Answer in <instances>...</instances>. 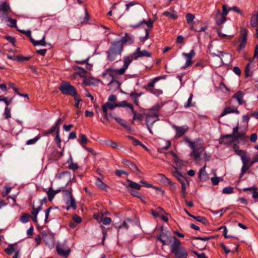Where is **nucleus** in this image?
<instances>
[{
	"label": "nucleus",
	"mask_w": 258,
	"mask_h": 258,
	"mask_svg": "<svg viewBox=\"0 0 258 258\" xmlns=\"http://www.w3.org/2000/svg\"><path fill=\"white\" fill-rule=\"evenodd\" d=\"M171 252L174 254L175 258H186L188 252L184 247L181 246V241L176 237H170Z\"/></svg>",
	"instance_id": "f257e3e1"
},
{
	"label": "nucleus",
	"mask_w": 258,
	"mask_h": 258,
	"mask_svg": "<svg viewBox=\"0 0 258 258\" xmlns=\"http://www.w3.org/2000/svg\"><path fill=\"white\" fill-rule=\"evenodd\" d=\"M123 50L122 43L119 40L114 41L110 42V46L106 51L107 58L109 61H113L121 55Z\"/></svg>",
	"instance_id": "f03ea898"
},
{
	"label": "nucleus",
	"mask_w": 258,
	"mask_h": 258,
	"mask_svg": "<svg viewBox=\"0 0 258 258\" xmlns=\"http://www.w3.org/2000/svg\"><path fill=\"white\" fill-rule=\"evenodd\" d=\"M183 141L185 143H188L189 147L192 150L190 153L189 156L194 157L195 161L200 159L201 156V153L205 150L203 145L201 143L196 144L195 142L190 141L187 137H184Z\"/></svg>",
	"instance_id": "7ed1b4c3"
},
{
	"label": "nucleus",
	"mask_w": 258,
	"mask_h": 258,
	"mask_svg": "<svg viewBox=\"0 0 258 258\" xmlns=\"http://www.w3.org/2000/svg\"><path fill=\"white\" fill-rule=\"evenodd\" d=\"M58 89L63 95L75 96L78 94L76 88L72 85L70 82L62 81Z\"/></svg>",
	"instance_id": "20e7f679"
},
{
	"label": "nucleus",
	"mask_w": 258,
	"mask_h": 258,
	"mask_svg": "<svg viewBox=\"0 0 258 258\" xmlns=\"http://www.w3.org/2000/svg\"><path fill=\"white\" fill-rule=\"evenodd\" d=\"M41 234L46 245L49 247H53L54 245L55 238L53 233L50 230H43Z\"/></svg>",
	"instance_id": "39448f33"
},
{
	"label": "nucleus",
	"mask_w": 258,
	"mask_h": 258,
	"mask_svg": "<svg viewBox=\"0 0 258 258\" xmlns=\"http://www.w3.org/2000/svg\"><path fill=\"white\" fill-rule=\"evenodd\" d=\"M118 69H113L111 68H109L105 70V71L102 74V77L103 78H105L106 75H108L110 77H111L112 79L110 81L108 84V85H110L113 83H116L119 86L120 85V83L119 81L117 80V78L115 76V75L118 74V72L117 70Z\"/></svg>",
	"instance_id": "423d86ee"
},
{
	"label": "nucleus",
	"mask_w": 258,
	"mask_h": 258,
	"mask_svg": "<svg viewBox=\"0 0 258 258\" xmlns=\"http://www.w3.org/2000/svg\"><path fill=\"white\" fill-rule=\"evenodd\" d=\"M121 163L128 166L132 171V172L136 173L138 176H141V175L143 174V173L141 172V171L133 162L128 160L122 159L121 160Z\"/></svg>",
	"instance_id": "0eeeda50"
},
{
	"label": "nucleus",
	"mask_w": 258,
	"mask_h": 258,
	"mask_svg": "<svg viewBox=\"0 0 258 258\" xmlns=\"http://www.w3.org/2000/svg\"><path fill=\"white\" fill-rule=\"evenodd\" d=\"M170 237L172 236L168 235L167 233L161 231L157 235V239L161 242L163 245H168L171 242H170Z\"/></svg>",
	"instance_id": "6e6552de"
},
{
	"label": "nucleus",
	"mask_w": 258,
	"mask_h": 258,
	"mask_svg": "<svg viewBox=\"0 0 258 258\" xmlns=\"http://www.w3.org/2000/svg\"><path fill=\"white\" fill-rule=\"evenodd\" d=\"M132 54L133 55V58H134V59L135 60L141 57H150L151 56V54L150 52H149L146 49L141 51V48L140 47H138L136 49L135 52L133 53Z\"/></svg>",
	"instance_id": "1a4fd4ad"
},
{
	"label": "nucleus",
	"mask_w": 258,
	"mask_h": 258,
	"mask_svg": "<svg viewBox=\"0 0 258 258\" xmlns=\"http://www.w3.org/2000/svg\"><path fill=\"white\" fill-rule=\"evenodd\" d=\"M133 59H134V58H133L132 54L130 56L124 57L123 67L117 70L118 72V75H121L124 74L125 70L128 68L130 64L132 62Z\"/></svg>",
	"instance_id": "9d476101"
},
{
	"label": "nucleus",
	"mask_w": 258,
	"mask_h": 258,
	"mask_svg": "<svg viewBox=\"0 0 258 258\" xmlns=\"http://www.w3.org/2000/svg\"><path fill=\"white\" fill-rule=\"evenodd\" d=\"M173 127L176 132L175 137L177 138L183 136L185 133L188 131L189 129V127L187 125L177 126L174 125L173 126Z\"/></svg>",
	"instance_id": "9b49d317"
},
{
	"label": "nucleus",
	"mask_w": 258,
	"mask_h": 258,
	"mask_svg": "<svg viewBox=\"0 0 258 258\" xmlns=\"http://www.w3.org/2000/svg\"><path fill=\"white\" fill-rule=\"evenodd\" d=\"M144 24H146L148 27L150 29L153 27V21L151 18H149L148 21L143 20L137 24L130 25V26L134 29H137L140 27H142Z\"/></svg>",
	"instance_id": "f8f14e48"
},
{
	"label": "nucleus",
	"mask_w": 258,
	"mask_h": 258,
	"mask_svg": "<svg viewBox=\"0 0 258 258\" xmlns=\"http://www.w3.org/2000/svg\"><path fill=\"white\" fill-rule=\"evenodd\" d=\"M159 109V105L158 104L155 105L150 109L149 113L146 114V118L149 119L150 117H158Z\"/></svg>",
	"instance_id": "ddd939ff"
},
{
	"label": "nucleus",
	"mask_w": 258,
	"mask_h": 258,
	"mask_svg": "<svg viewBox=\"0 0 258 258\" xmlns=\"http://www.w3.org/2000/svg\"><path fill=\"white\" fill-rule=\"evenodd\" d=\"M115 107H116V103H111L110 102H106L105 104L103 105L102 111L104 113L105 118L107 120H109L107 113V108H109L110 110H112Z\"/></svg>",
	"instance_id": "4468645a"
},
{
	"label": "nucleus",
	"mask_w": 258,
	"mask_h": 258,
	"mask_svg": "<svg viewBox=\"0 0 258 258\" xmlns=\"http://www.w3.org/2000/svg\"><path fill=\"white\" fill-rule=\"evenodd\" d=\"M195 54L196 53L194 50H190L189 53H183V55L186 58V61L185 65L182 67V69H185L192 64V58L194 56H195Z\"/></svg>",
	"instance_id": "2eb2a0df"
},
{
	"label": "nucleus",
	"mask_w": 258,
	"mask_h": 258,
	"mask_svg": "<svg viewBox=\"0 0 258 258\" xmlns=\"http://www.w3.org/2000/svg\"><path fill=\"white\" fill-rule=\"evenodd\" d=\"M2 20L3 21H5L7 23V26L10 28H15L16 29H18L17 26V20L16 19H13L10 17H9L8 15L6 16L5 17H2Z\"/></svg>",
	"instance_id": "dca6fc26"
},
{
	"label": "nucleus",
	"mask_w": 258,
	"mask_h": 258,
	"mask_svg": "<svg viewBox=\"0 0 258 258\" xmlns=\"http://www.w3.org/2000/svg\"><path fill=\"white\" fill-rule=\"evenodd\" d=\"M231 113L239 114V111L238 110L237 108L236 107H235L234 106H228L224 108V109L220 114V116L223 117L225 115Z\"/></svg>",
	"instance_id": "f3484780"
},
{
	"label": "nucleus",
	"mask_w": 258,
	"mask_h": 258,
	"mask_svg": "<svg viewBox=\"0 0 258 258\" xmlns=\"http://www.w3.org/2000/svg\"><path fill=\"white\" fill-rule=\"evenodd\" d=\"M206 165L200 169L199 174L198 178L201 181H205L209 178L208 174L205 171Z\"/></svg>",
	"instance_id": "a211bd4d"
},
{
	"label": "nucleus",
	"mask_w": 258,
	"mask_h": 258,
	"mask_svg": "<svg viewBox=\"0 0 258 258\" xmlns=\"http://www.w3.org/2000/svg\"><path fill=\"white\" fill-rule=\"evenodd\" d=\"M119 41L122 43L123 46H124V44L125 43L131 44L133 43L134 41V38L133 36L126 33L124 36L119 40Z\"/></svg>",
	"instance_id": "6ab92c4d"
},
{
	"label": "nucleus",
	"mask_w": 258,
	"mask_h": 258,
	"mask_svg": "<svg viewBox=\"0 0 258 258\" xmlns=\"http://www.w3.org/2000/svg\"><path fill=\"white\" fill-rule=\"evenodd\" d=\"M10 10V6L9 4L6 2H3L0 5V11L3 12L2 17L7 16Z\"/></svg>",
	"instance_id": "aec40b11"
},
{
	"label": "nucleus",
	"mask_w": 258,
	"mask_h": 258,
	"mask_svg": "<svg viewBox=\"0 0 258 258\" xmlns=\"http://www.w3.org/2000/svg\"><path fill=\"white\" fill-rule=\"evenodd\" d=\"M56 250L57 253L64 257H67L69 256L71 252V250L68 248L67 250H64L60 246L57 244L56 246Z\"/></svg>",
	"instance_id": "412c9836"
},
{
	"label": "nucleus",
	"mask_w": 258,
	"mask_h": 258,
	"mask_svg": "<svg viewBox=\"0 0 258 258\" xmlns=\"http://www.w3.org/2000/svg\"><path fill=\"white\" fill-rule=\"evenodd\" d=\"M66 204L67 206L66 208L67 211H69L71 208L73 210H76L77 208L76 202L74 197L69 198V199L67 200Z\"/></svg>",
	"instance_id": "4be33fe9"
},
{
	"label": "nucleus",
	"mask_w": 258,
	"mask_h": 258,
	"mask_svg": "<svg viewBox=\"0 0 258 258\" xmlns=\"http://www.w3.org/2000/svg\"><path fill=\"white\" fill-rule=\"evenodd\" d=\"M227 20V18H224L220 15V10H218L215 16V23L217 25L220 26L224 24Z\"/></svg>",
	"instance_id": "5701e85b"
},
{
	"label": "nucleus",
	"mask_w": 258,
	"mask_h": 258,
	"mask_svg": "<svg viewBox=\"0 0 258 258\" xmlns=\"http://www.w3.org/2000/svg\"><path fill=\"white\" fill-rule=\"evenodd\" d=\"M112 118H113L118 123H119L122 126L124 127L127 130L130 131H131V126L127 124L125 120L120 117H117L116 116H112Z\"/></svg>",
	"instance_id": "b1692460"
},
{
	"label": "nucleus",
	"mask_w": 258,
	"mask_h": 258,
	"mask_svg": "<svg viewBox=\"0 0 258 258\" xmlns=\"http://www.w3.org/2000/svg\"><path fill=\"white\" fill-rule=\"evenodd\" d=\"M175 171L173 172V176L176 178V179L179 181V182L181 183V182H184L186 180V179L184 176L178 171L177 168L176 167H173Z\"/></svg>",
	"instance_id": "393cba45"
},
{
	"label": "nucleus",
	"mask_w": 258,
	"mask_h": 258,
	"mask_svg": "<svg viewBox=\"0 0 258 258\" xmlns=\"http://www.w3.org/2000/svg\"><path fill=\"white\" fill-rule=\"evenodd\" d=\"M244 93L241 91H238L233 96V98L237 100L238 104L241 105L244 103L243 97Z\"/></svg>",
	"instance_id": "a878e982"
},
{
	"label": "nucleus",
	"mask_w": 258,
	"mask_h": 258,
	"mask_svg": "<svg viewBox=\"0 0 258 258\" xmlns=\"http://www.w3.org/2000/svg\"><path fill=\"white\" fill-rule=\"evenodd\" d=\"M67 163L68 164V168L73 171H76L79 168L77 163H75L73 162V158L71 155H70L69 159L67 162Z\"/></svg>",
	"instance_id": "bb28decb"
},
{
	"label": "nucleus",
	"mask_w": 258,
	"mask_h": 258,
	"mask_svg": "<svg viewBox=\"0 0 258 258\" xmlns=\"http://www.w3.org/2000/svg\"><path fill=\"white\" fill-rule=\"evenodd\" d=\"M45 36L44 35L40 40L36 41L33 38H30V41L34 46L38 45L45 46L46 45V43L45 41Z\"/></svg>",
	"instance_id": "cd10ccee"
},
{
	"label": "nucleus",
	"mask_w": 258,
	"mask_h": 258,
	"mask_svg": "<svg viewBox=\"0 0 258 258\" xmlns=\"http://www.w3.org/2000/svg\"><path fill=\"white\" fill-rule=\"evenodd\" d=\"M127 181L129 183L128 185L126 186V187L127 189H130L128 188L131 187L132 188H134L137 190H140L141 188V185L139 183L133 181L131 180L127 179Z\"/></svg>",
	"instance_id": "c85d7f7f"
},
{
	"label": "nucleus",
	"mask_w": 258,
	"mask_h": 258,
	"mask_svg": "<svg viewBox=\"0 0 258 258\" xmlns=\"http://www.w3.org/2000/svg\"><path fill=\"white\" fill-rule=\"evenodd\" d=\"M163 15L165 17H169L172 20H175L178 17L177 12L174 10H173L171 13L168 11H165L163 12Z\"/></svg>",
	"instance_id": "c756f323"
},
{
	"label": "nucleus",
	"mask_w": 258,
	"mask_h": 258,
	"mask_svg": "<svg viewBox=\"0 0 258 258\" xmlns=\"http://www.w3.org/2000/svg\"><path fill=\"white\" fill-rule=\"evenodd\" d=\"M247 138L248 137L245 135L244 132H238V133L233 138V139H231V142H235L239 139H245Z\"/></svg>",
	"instance_id": "7c9ffc66"
},
{
	"label": "nucleus",
	"mask_w": 258,
	"mask_h": 258,
	"mask_svg": "<svg viewBox=\"0 0 258 258\" xmlns=\"http://www.w3.org/2000/svg\"><path fill=\"white\" fill-rule=\"evenodd\" d=\"M162 78H163V77H162V76H159V77H157L155 78H154L152 80H151L148 83V84H147L146 86H144L143 87H146L147 88H153L154 85H155V84L159 80H160V79H161Z\"/></svg>",
	"instance_id": "2f4dec72"
},
{
	"label": "nucleus",
	"mask_w": 258,
	"mask_h": 258,
	"mask_svg": "<svg viewBox=\"0 0 258 258\" xmlns=\"http://www.w3.org/2000/svg\"><path fill=\"white\" fill-rule=\"evenodd\" d=\"M131 111L134 114L133 121L137 120L139 122H141L143 119V115L141 114L138 113L136 111H135L134 109V107H133V109H131Z\"/></svg>",
	"instance_id": "473e14b6"
},
{
	"label": "nucleus",
	"mask_w": 258,
	"mask_h": 258,
	"mask_svg": "<svg viewBox=\"0 0 258 258\" xmlns=\"http://www.w3.org/2000/svg\"><path fill=\"white\" fill-rule=\"evenodd\" d=\"M219 230L223 229V234L225 238H234L236 239H238V238L236 236H233L231 235H227V229L225 226H222L220 227L218 229Z\"/></svg>",
	"instance_id": "72a5a7b5"
},
{
	"label": "nucleus",
	"mask_w": 258,
	"mask_h": 258,
	"mask_svg": "<svg viewBox=\"0 0 258 258\" xmlns=\"http://www.w3.org/2000/svg\"><path fill=\"white\" fill-rule=\"evenodd\" d=\"M89 20V13L87 10L85 9V16L84 17H80L78 20V22L81 24H86Z\"/></svg>",
	"instance_id": "f704fd0d"
},
{
	"label": "nucleus",
	"mask_w": 258,
	"mask_h": 258,
	"mask_svg": "<svg viewBox=\"0 0 258 258\" xmlns=\"http://www.w3.org/2000/svg\"><path fill=\"white\" fill-rule=\"evenodd\" d=\"M75 69L76 70H78L79 71L77 72V74L79 75L81 77H86L87 72L83 68L79 66H76L75 67Z\"/></svg>",
	"instance_id": "c9c22d12"
},
{
	"label": "nucleus",
	"mask_w": 258,
	"mask_h": 258,
	"mask_svg": "<svg viewBox=\"0 0 258 258\" xmlns=\"http://www.w3.org/2000/svg\"><path fill=\"white\" fill-rule=\"evenodd\" d=\"M88 142V140L85 135L81 134L79 135V142L82 147H85V145Z\"/></svg>",
	"instance_id": "e433bc0d"
},
{
	"label": "nucleus",
	"mask_w": 258,
	"mask_h": 258,
	"mask_svg": "<svg viewBox=\"0 0 258 258\" xmlns=\"http://www.w3.org/2000/svg\"><path fill=\"white\" fill-rule=\"evenodd\" d=\"M159 176L160 177V181L166 184L169 185L171 184L172 181L170 180V179L167 178L164 174L160 173L159 174Z\"/></svg>",
	"instance_id": "4c0bfd02"
},
{
	"label": "nucleus",
	"mask_w": 258,
	"mask_h": 258,
	"mask_svg": "<svg viewBox=\"0 0 258 258\" xmlns=\"http://www.w3.org/2000/svg\"><path fill=\"white\" fill-rule=\"evenodd\" d=\"M17 245V243L9 244L8 247L5 249V252L9 255H11L15 251V246Z\"/></svg>",
	"instance_id": "58836bf2"
},
{
	"label": "nucleus",
	"mask_w": 258,
	"mask_h": 258,
	"mask_svg": "<svg viewBox=\"0 0 258 258\" xmlns=\"http://www.w3.org/2000/svg\"><path fill=\"white\" fill-rule=\"evenodd\" d=\"M224 135L221 136L220 139H219V143L221 145H227L230 144V143H233L234 142H231V140H225V139H231V137H223Z\"/></svg>",
	"instance_id": "ea45409f"
},
{
	"label": "nucleus",
	"mask_w": 258,
	"mask_h": 258,
	"mask_svg": "<svg viewBox=\"0 0 258 258\" xmlns=\"http://www.w3.org/2000/svg\"><path fill=\"white\" fill-rule=\"evenodd\" d=\"M250 24L252 27H256L258 25V10L256 15H253L251 17Z\"/></svg>",
	"instance_id": "a19ab883"
},
{
	"label": "nucleus",
	"mask_w": 258,
	"mask_h": 258,
	"mask_svg": "<svg viewBox=\"0 0 258 258\" xmlns=\"http://www.w3.org/2000/svg\"><path fill=\"white\" fill-rule=\"evenodd\" d=\"M116 107H127L131 109H133V105L132 104L128 103L127 101H122L118 103H116Z\"/></svg>",
	"instance_id": "79ce46f5"
},
{
	"label": "nucleus",
	"mask_w": 258,
	"mask_h": 258,
	"mask_svg": "<svg viewBox=\"0 0 258 258\" xmlns=\"http://www.w3.org/2000/svg\"><path fill=\"white\" fill-rule=\"evenodd\" d=\"M143 88L146 89L147 91H148L156 96H159L160 95H161L163 93L162 91L160 89H153V88H147L146 87H143Z\"/></svg>",
	"instance_id": "37998d69"
},
{
	"label": "nucleus",
	"mask_w": 258,
	"mask_h": 258,
	"mask_svg": "<svg viewBox=\"0 0 258 258\" xmlns=\"http://www.w3.org/2000/svg\"><path fill=\"white\" fill-rule=\"evenodd\" d=\"M96 185L101 188V189L106 191L108 186L103 182L99 178H98L96 181Z\"/></svg>",
	"instance_id": "c03bdc74"
},
{
	"label": "nucleus",
	"mask_w": 258,
	"mask_h": 258,
	"mask_svg": "<svg viewBox=\"0 0 258 258\" xmlns=\"http://www.w3.org/2000/svg\"><path fill=\"white\" fill-rule=\"evenodd\" d=\"M192 218H194V219H195L196 220H197V221L198 222H201L202 223H203V224L206 225L208 224V220L207 219V218L204 216H194V217H192Z\"/></svg>",
	"instance_id": "a18cd8bd"
},
{
	"label": "nucleus",
	"mask_w": 258,
	"mask_h": 258,
	"mask_svg": "<svg viewBox=\"0 0 258 258\" xmlns=\"http://www.w3.org/2000/svg\"><path fill=\"white\" fill-rule=\"evenodd\" d=\"M249 165H248V164H246L243 161V166L241 168V172L239 175V178H241L244 175V174L249 169Z\"/></svg>",
	"instance_id": "49530a36"
},
{
	"label": "nucleus",
	"mask_w": 258,
	"mask_h": 258,
	"mask_svg": "<svg viewBox=\"0 0 258 258\" xmlns=\"http://www.w3.org/2000/svg\"><path fill=\"white\" fill-rule=\"evenodd\" d=\"M238 130H239V126H238V124H237L236 126L234 127L233 128L232 134L224 135L223 137H231V139H233V138L235 137V136L238 133Z\"/></svg>",
	"instance_id": "de8ad7c7"
},
{
	"label": "nucleus",
	"mask_w": 258,
	"mask_h": 258,
	"mask_svg": "<svg viewBox=\"0 0 258 258\" xmlns=\"http://www.w3.org/2000/svg\"><path fill=\"white\" fill-rule=\"evenodd\" d=\"M46 194L48 196V200L49 201H52L55 196V195L53 192V188L52 186L49 187Z\"/></svg>",
	"instance_id": "09e8293b"
},
{
	"label": "nucleus",
	"mask_w": 258,
	"mask_h": 258,
	"mask_svg": "<svg viewBox=\"0 0 258 258\" xmlns=\"http://www.w3.org/2000/svg\"><path fill=\"white\" fill-rule=\"evenodd\" d=\"M127 138L132 141L133 145L135 146H140L142 144V142L140 141L132 136L128 135L127 136Z\"/></svg>",
	"instance_id": "8fccbe9b"
},
{
	"label": "nucleus",
	"mask_w": 258,
	"mask_h": 258,
	"mask_svg": "<svg viewBox=\"0 0 258 258\" xmlns=\"http://www.w3.org/2000/svg\"><path fill=\"white\" fill-rule=\"evenodd\" d=\"M55 131H56V132H57V128L54 125H53V126H51V127L49 130H47V131H44L43 132V134L44 136H47L48 135L52 134Z\"/></svg>",
	"instance_id": "3c124183"
},
{
	"label": "nucleus",
	"mask_w": 258,
	"mask_h": 258,
	"mask_svg": "<svg viewBox=\"0 0 258 258\" xmlns=\"http://www.w3.org/2000/svg\"><path fill=\"white\" fill-rule=\"evenodd\" d=\"M248 31L245 29L242 28L241 30V35L240 38L241 40H245V41H247V36Z\"/></svg>",
	"instance_id": "603ef678"
},
{
	"label": "nucleus",
	"mask_w": 258,
	"mask_h": 258,
	"mask_svg": "<svg viewBox=\"0 0 258 258\" xmlns=\"http://www.w3.org/2000/svg\"><path fill=\"white\" fill-rule=\"evenodd\" d=\"M192 97H193L192 94H190V96L188 98L186 103L184 106L185 108L189 107L190 106H196L195 102L191 103V100H192Z\"/></svg>",
	"instance_id": "864d4df0"
},
{
	"label": "nucleus",
	"mask_w": 258,
	"mask_h": 258,
	"mask_svg": "<svg viewBox=\"0 0 258 258\" xmlns=\"http://www.w3.org/2000/svg\"><path fill=\"white\" fill-rule=\"evenodd\" d=\"M40 135L39 134L34 138L28 140L26 142V145H29L34 144L40 139Z\"/></svg>",
	"instance_id": "5fc2aeb1"
},
{
	"label": "nucleus",
	"mask_w": 258,
	"mask_h": 258,
	"mask_svg": "<svg viewBox=\"0 0 258 258\" xmlns=\"http://www.w3.org/2000/svg\"><path fill=\"white\" fill-rule=\"evenodd\" d=\"M32 56H24L22 55H17V60L19 62H23L25 60H28L31 58Z\"/></svg>",
	"instance_id": "6e6d98bb"
},
{
	"label": "nucleus",
	"mask_w": 258,
	"mask_h": 258,
	"mask_svg": "<svg viewBox=\"0 0 258 258\" xmlns=\"http://www.w3.org/2000/svg\"><path fill=\"white\" fill-rule=\"evenodd\" d=\"M251 64V62H249L246 66L244 71L245 77L247 78L252 75V72L249 70V66Z\"/></svg>",
	"instance_id": "4d7b16f0"
},
{
	"label": "nucleus",
	"mask_w": 258,
	"mask_h": 258,
	"mask_svg": "<svg viewBox=\"0 0 258 258\" xmlns=\"http://www.w3.org/2000/svg\"><path fill=\"white\" fill-rule=\"evenodd\" d=\"M73 97L75 101V103L74 104V106L76 108H80L79 103L82 101L80 96L78 94H77L76 96H73Z\"/></svg>",
	"instance_id": "13d9d810"
},
{
	"label": "nucleus",
	"mask_w": 258,
	"mask_h": 258,
	"mask_svg": "<svg viewBox=\"0 0 258 258\" xmlns=\"http://www.w3.org/2000/svg\"><path fill=\"white\" fill-rule=\"evenodd\" d=\"M155 121H156V120H153L151 122V124H149V119L146 118V122L147 127L148 130H149V132L152 135H153V133L152 130L151 129V127H152V125H153V124L155 122Z\"/></svg>",
	"instance_id": "bf43d9fd"
},
{
	"label": "nucleus",
	"mask_w": 258,
	"mask_h": 258,
	"mask_svg": "<svg viewBox=\"0 0 258 258\" xmlns=\"http://www.w3.org/2000/svg\"><path fill=\"white\" fill-rule=\"evenodd\" d=\"M30 215L29 214L25 213L20 217V221L25 223L29 221Z\"/></svg>",
	"instance_id": "052dcab7"
},
{
	"label": "nucleus",
	"mask_w": 258,
	"mask_h": 258,
	"mask_svg": "<svg viewBox=\"0 0 258 258\" xmlns=\"http://www.w3.org/2000/svg\"><path fill=\"white\" fill-rule=\"evenodd\" d=\"M55 143H56L57 147L61 149V140L59 137V133H58V132H57V133H56V136L55 137Z\"/></svg>",
	"instance_id": "680f3d73"
},
{
	"label": "nucleus",
	"mask_w": 258,
	"mask_h": 258,
	"mask_svg": "<svg viewBox=\"0 0 258 258\" xmlns=\"http://www.w3.org/2000/svg\"><path fill=\"white\" fill-rule=\"evenodd\" d=\"M217 33L219 37L224 38H228L230 39L231 38V36L227 35L222 33L221 28H218L217 29Z\"/></svg>",
	"instance_id": "e2e57ef3"
},
{
	"label": "nucleus",
	"mask_w": 258,
	"mask_h": 258,
	"mask_svg": "<svg viewBox=\"0 0 258 258\" xmlns=\"http://www.w3.org/2000/svg\"><path fill=\"white\" fill-rule=\"evenodd\" d=\"M195 18V15L193 14H191L190 13H188L186 15V19L187 23L188 24L191 23L193 22Z\"/></svg>",
	"instance_id": "0e129e2a"
},
{
	"label": "nucleus",
	"mask_w": 258,
	"mask_h": 258,
	"mask_svg": "<svg viewBox=\"0 0 258 258\" xmlns=\"http://www.w3.org/2000/svg\"><path fill=\"white\" fill-rule=\"evenodd\" d=\"M4 115L6 119L10 118L11 117V108L8 107H6L5 109Z\"/></svg>",
	"instance_id": "69168bd1"
},
{
	"label": "nucleus",
	"mask_w": 258,
	"mask_h": 258,
	"mask_svg": "<svg viewBox=\"0 0 258 258\" xmlns=\"http://www.w3.org/2000/svg\"><path fill=\"white\" fill-rule=\"evenodd\" d=\"M233 192V187L231 186H227L224 187L222 190L223 194H230Z\"/></svg>",
	"instance_id": "338daca9"
},
{
	"label": "nucleus",
	"mask_w": 258,
	"mask_h": 258,
	"mask_svg": "<svg viewBox=\"0 0 258 258\" xmlns=\"http://www.w3.org/2000/svg\"><path fill=\"white\" fill-rule=\"evenodd\" d=\"M228 11L229 10L227 9L226 5H223L222 6V13H220L221 16L224 18H227L226 16L228 14Z\"/></svg>",
	"instance_id": "774afa93"
}]
</instances>
